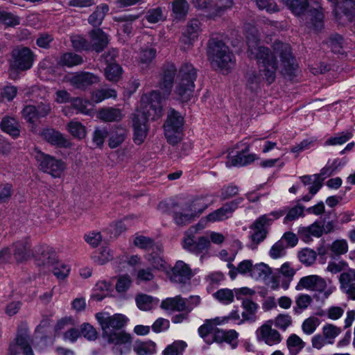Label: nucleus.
<instances>
[{"label":"nucleus","mask_w":355,"mask_h":355,"mask_svg":"<svg viewBox=\"0 0 355 355\" xmlns=\"http://www.w3.org/2000/svg\"><path fill=\"white\" fill-rule=\"evenodd\" d=\"M246 38L248 46V56L257 60L259 69V74L255 71H249L246 73V87L252 92H257L260 89L262 78L265 79L268 85L275 82L277 70L276 55L279 57L285 73L288 76L293 74L296 64L288 44L275 41L273 44L272 53L269 48L259 45V37L255 30L248 33Z\"/></svg>","instance_id":"1"},{"label":"nucleus","mask_w":355,"mask_h":355,"mask_svg":"<svg viewBox=\"0 0 355 355\" xmlns=\"http://www.w3.org/2000/svg\"><path fill=\"white\" fill-rule=\"evenodd\" d=\"M103 330V337L109 343H113V353L115 355L126 354L130 351V335L124 332H117L126 324L128 319L122 314L110 315L108 313L99 312L95 315Z\"/></svg>","instance_id":"2"},{"label":"nucleus","mask_w":355,"mask_h":355,"mask_svg":"<svg viewBox=\"0 0 355 355\" xmlns=\"http://www.w3.org/2000/svg\"><path fill=\"white\" fill-rule=\"evenodd\" d=\"M207 55L212 67L216 69L228 70L235 61L229 47L217 38H211L209 40Z\"/></svg>","instance_id":"3"},{"label":"nucleus","mask_w":355,"mask_h":355,"mask_svg":"<svg viewBox=\"0 0 355 355\" xmlns=\"http://www.w3.org/2000/svg\"><path fill=\"white\" fill-rule=\"evenodd\" d=\"M178 77L179 81L175 93L181 101L187 102L191 99L194 91V82L197 77L196 70L192 64L185 63L180 67Z\"/></svg>","instance_id":"4"},{"label":"nucleus","mask_w":355,"mask_h":355,"mask_svg":"<svg viewBox=\"0 0 355 355\" xmlns=\"http://www.w3.org/2000/svg\"><path fill=\"white\" fill-rule=\"evenodd\" d=\"M33 155L39 169L53 178H60L66 168V164L62 159L44 153L37 148L33 150Z\"/></svg>","instance_id":"5"},{"label":"nucleus","mask_w":355,"mask_h":355,"mask_svg":"<svg viewBox=\"0 0 355 355\" xmlns=\"http://www.w3.org/2000/svg\"><path fill=\"white\" fill-rule=\"evenodd\" d=\"M210 240L216 244L223 243L225 238L220 233L211 232L210 239L207 236H200L198 240H194L193 236H185L182 241V247L184 250L195 254H200L208 250L210 246Z\"/></svg>","instance_id":"6"},{"label":"nucleus","mask_w":355,"mask_h":355,"mask_svg":"<svg viewBox=\"0 0 355 355\" xmlns=\"http://www.w3.org/2000/svg\"><path fill=\"white\" fill-rule=\"evenodd\" d=\"M10 61V76L16 71H24L30 69L35 60L33 51L26 46H18L14 49L11 53Z\"/></svg>","instance_id":"7"},{"label":"nucleus","mask_w":355,"mask_h":355,"mask_svg":"<svg viewBox=\"0 0 355 355\" xmlns=\"http://www.w3.org/2000/svg\"><path fill=\"white\" fill-rule=\"evenodd\" d=\"M184 118L175 110H171L164 124V135L167 141L175 145L181 139Z\"/></svg>","instance_id":"8"},{"label":"nucleus","mask_w":355,"mask_h":355,"mask_svg":"<svg viewBox=\"0 0 355 355\" xmlns=\"http://www.w3.org/2000/svg\"><path fill=\"white\" fill-rule=\"evenodd\" d=\"M297 291L306 289L322 293L323 297L327 299L332 293L333 288L328 287L324 279L318 275H308L302 277L295 286Z\"/></svg>","instance_id":"9"},{"label":"nucleus","mask_w":355,"mask_h":355,"mask_svg":"<svg viewBox=\"0 0 355 355\" xmlns=\"http://www.w3.org/2000/svg\"><path fill=\"white\" fill-rule=\"evenodd\" d=\"M31 244L28 239L17 241L13 243L11 248H4L0 252V261L3 262L8 259L10 252L17 262H23L28 260L33 252L31 250Z\"/></svg>","instance_id":"10"},{"label":"nucleus","mask_w":355,"mask_h":355,"mask_svg":"<svg viewBox=\"0 0 355 355\" xmlns=\"http://www.w3.org/2000/svg\"><path fill=\"white\" fill-rule=\"evenodd\" d=\"M133 141L137 145L142 144L148 133V116L145 112L137 111L132 114Z\"/></svg>","instance_id":"11"},{"label":"nucleus","mask_w":355,"mask_h":355,"mask_svg":"<svg viewBox=\"0 0 355 355\" xmlns=\"http://www.w3.org/2000/svg\"><path fill=\"white\" fill-rule=\"evenodd\" d=\"M33 339L29 334V329L26 322H21L17 331L15 340L10 343L8 348V355H17L19 354V347L22 350L31 348Z\"/></svg>","instance_id":"12"},{"label":"nucleus","mask_w":355,"mask_h":355,"mask_svg":"<svg viewBox=\"0 0 355 355\" xmlns=\"http://www.w3.org/2000/svg\"><path fill=\"white\" fill-rule=\"evenodd\" d=\"M274 219L268 218L267 214H264L259 217L250 226V229L253 230V233L250 235L252 241L251 248L255 249L257 245L263 241L266 238L268 232L265 228L266 225L272 223Z\"/></svg>","instance_id":"13"},{"label":"nucleus","mask_w":355,"mask_h":355,"mask_svg":"<svg viewBox=\"0 0 355 355\" xmlns=\"http://www.w3.org/2000/svg\"><path fill=\"white\" fill-rule=\"evenodd\" d=\"M331 3L334 15L337 21H340L343 15L347 21H351L355 16V1L343 0L339 2L338 0H328Z\"/></svg>","instance_id":"14"},{"label":"nucleus","mask_w":355,"mask_h":355,"mask_svg":"<svg viewBox=\"0 0 355 355\" xmlns=\"http://www.w3.org/2000/svg\"><path fill=\"white\" fill-rule=\"evenodd\" d=\"M176 73L177 68L173 63H166L164 64L157 87L161 90H164L165 96H169L171 94Z\"/></svg>","instance_id":"15"},{"label":"nucleus","mask_w":355,"mask_h":355,"mask_svg":"<svg viewBox=\"0 0 355 355\" xmlns=\"http://www.w3.org/2000/svg\"><path fill=\"white\" fill-rule=\"evenodd\" d=\"M243 200V198H239L224 204L220 208L208 214L207 216V220L209 222H216L228 218Z\"/></svg>","instance_id":"16"},{"label":"nucleus","mask_w":355,"mask_h":355,"mask_svg":"<svg viewBox=\"0 0 355 355\" xmlns=\"http://www.w3.org/2000/svg\"><path fill=\"white\" fill-rule=\"evenodd\" d=\"M41 137L50 144L58 148H69L71 143L61 132L53 128H44L40 133Z\"/></svg>","instance_id":"17"},{"label":"nucleus","mask_w":355,"mask_h":355,"mask_svg":"<svg viewBox=\"0 0 355 355\" xmlns=\"http://www.w3.org/2000/svg\"><path fill=\"white\" fill-rule=\"evenodd\" d=\"M90 51H94L97 53H101L107 48L109 44V37L102 29L97 28L89 32Z\"/></svg>","instance_id":"18"},{"label":"nucleus","mask_w":355,"mask_h":355,"mask_svg":"<svg viewBox=\"0 0 355 355\" xmlns=\"http://www.w3.org/2000/svg\"><path fill=\"white\" fill-rule=\"evenodd\" d=\"M37 265L51 267L58 261L56 253L48 246L39 245L35 248L33 254Z\"/></svg>","instance_id":"19"},{"label":"nucleus","mask_w":355,"mask_h":355,"mask_svg":"<svg viewBox=\"0 0 355 355\" xmlns=\"http://www.w3.org/2000/svg\"><path fill=\"white\" fill-rule=\"evenodd\" d=\"M99 82L100 78L98 76L88 71L77 72L70 78L71 85L82 90Z\"/></svg>","instance_id":"20"},{"label":"nucleus","mask_w":355,"mask_h":355,"mask_svg":"<svg viewBox=\"0 0 355 355\" xmlns=\"http://www.w3.org/2000/svg\"><path fill=\"white\" fill-rule=\"evenodd\" d=\"M256 335L259 341H263L270 346L280 343L282 340L280 334L267 324H264L258 328L256 331Z\"/></svg>","instance_id":"21"},{"label":"nucleus","mask_w":355,"mask_h":355,"mask_svg":"<svg viewBox=\"0 0 355 355\" xmlns=\"http://www.w3.org/2000/svg\"><path fill=\"white\" fill-rule=\"evenodd\" d=\"M193 276L191 268L182 261H178L172 268L171 280L179 284H186Z\"/></svg>","instance_id":"22"},{"label":"nucleus","mask_w":355,"mask_h":355,"mask_svg":"<svg viewBox=\"0 0 355 355\" xmlns=\"http://www.w3.org/2000/svg\"><path fill=\"white\" fill-rule=\"evenodd\" d=\"M201 23L198 19H190L186 29L180 37V42L185 45H191L197 39L201 30Z\"/></svg>","instance_id":"23"},{"label":"nucleus","mask_w":355,"mask_h":355,"mask_svg":"<svg viewBox=\"0 0 355 355\" xmlns=\"http://www.w3.org/2000/svg\"><path fill=\"white\" fill-rule=\"evenodd\" d=\"M249 150L250 146L248 144L244 149L238 152L235 156L232 157L230 161L227 162L226 165L227 166H243L252 163L257 159V157L253 153L246 155Z\"/></svg>","instance_id":"24"},{"label":"nucleus","mask_w":355,"mask_h":355,"mask_svg":"<svg viewBox=\"0 0 355 355\" xmlns=\"http://www.w3.org/2000/svg\"><path fill=\"white\" fill-rule=\"evenodd\" d=\"M57 63L62 67L72 68L83 64L84 59L82 55L70 51L61 54Z\"/></svg>","instance_id":"25"},{"label":"nucleus","mask_w":355,"mask_h":355,"mask_svg":"<svg viewBox=\"0 0 355 355\" xmlns=\"http://www.w3.org/2000/svg\"><path fill=\"white\" fill-rule=\"evenodd\" d=\"M0 128L1 130L13 138H17L20 135V123L19 121L9 116H5L0 122Z\"/></svg>","instance_id":"26"},{"label":"nucleus","mask_w":355,"mask_h":355,"mask_svg":"<svg viewBox=\"0 0 355 355\" xmlns=\"http://www.w3.org/2000/svg\"><path fill=\"white\" fill-rule=\"evenodd\" d=\"M189 10V4L186 0H173L171 3V16L176 21L185 20Z\"/></svg>","instance_id":"27"},{"label":"nucleus","mask_w":355,"mask_h":355,"mask_svg":"<svg viewBox=\"0 0 355 355\" xmlns=\"http://www.w3.org/2000/svg\"><path fill=\"white\" fill-rule=\"evenodd\" d=\"M340 289L346 294L348 299L355 300V279L342 272L339 277Z\"/></svg>","instance_id":"28"},{"label":"nucleus","mask_w":355,"mask_h":355,"mask_svg":"<svg viewBox=\"0 0 355 355\" xmlns=\"http://www.w3.org/2000/svg\"><path fill=\"white\" fill-rule=\"evenodd\" d=\"M233 0H212L207 17L214 18L220 16L227 9L233 6Z\"/></svg>","instance_id":"29"},{"label":"nucleus","mask_w":355,"mask_h":355,"mask_svg":"<svg viewBox=\"0 0 355 355\" xmlns=\"http://www.w3.org/2000/svg\"><path fill=\"white\" fill-rule=\"evenodd\" d=\"M98 118L105 122H118L122 120L123 114L122 110L115 107H104L98 113Z\"/></svg>","instance_id":"30"},{"label":"nucleus","mask_w":355,"mask_h":355,"mask_svg":"<svg viewBox=\"0 0 355 355\" xmlns=\"http://www.w3.org/2000/svg\"><path fill=\"white\" fill-rule=\"evenodd\" d=\"M169 96H165L164 90H154L152 91L149 96V107L150 110L154 111L155 114H159L162 110V101L167 98Z\"/></svg>","instance_id":"31"},{"label":"nucleus","mask_w":355,"mask_h":355,"mask_svg":"<svg viewBox=\"0 0 355 355\" xmlns=\"http://www.w3.org/2000/svg\"><path fill=\"white\" fill-rule=\"evenodd\" d=\"M242 306L244 311L241 313L243 318L241 322L243 321L255 322L257 320L256 313L259 307L258 304L251 300L245 299L243 300Z\"/></svg>","instance_id":"32"},{"label":"nucleus","mask_w":355,"mask_h":355,"mask_svg":"<svg viewBox=\"0 0 355 355\" xmlns=\"http://www.w3.org/2000/svg\"><path fill=\"white\" fill-rule=\"evenodd\" d=\"M109 10L108 5L105 3L96 6V10L89 16L88 23L95 28L100 26Z\"/></svg>","instance_id":"33"},{"label":"nucleus","mask_w":355,"mask_h":355,"mask_svg":"<svg viewBox=\"0 0 355 355\" xmlns=\"http://www.w3.org/2000/svg\"><path fill=\"white\" fill-rule=\"evenodd\" d=\"M137 307L141 311H150L157 306L159 299L144 293H139L135 297Z\"/></svg>","instance_id":"34"},{"label":"nucleus","mask_w":355,"mask_h":355,"mask_svg":"<svg viewBox=\"0 0 355 355\" xmlns=\"http://www.w3.org/2000/svg\"><path fill=\"white\" fill-rule=\"evenodd\" d=\"M162 309L171 311H184V298L180 295H177L174 297H168L164 300L160 305Z\"/></svg>","instance_id":"35"},{"label":"nucleus","mask_w":355,"mask_h":355,"mask_svg":"<svg viewBox=\"0 0 355 355\" xmlns=\"http://www.w3.org/2000/svg\"><path fill=\"white\" fill-rule=\"evenodd\" d=\"M308 15L309 17L310 24L315 30L319 31L323 28L324 25V14L323 8L318 5L317 8H311L309 10Z\"/></svg>","instance_id":"36"},{"label":"nucleus","mask_w":355,"mask_h":355,"mask_svg":"<svg viewBox=\"0 0 355 355\" xmlns=\"http://www.w3.org/2000/svg\"><path fill=\"white\" fill-rule=\"evenodd\" d=\"M279 272L284 277V279L282 282V287L286 290L288 288L290 283L296 273V270L291 267L288 262H286L282 265L279 269Z\"/></svg>","instance_id":"37"},{"label":"nucleus","mask_w":355,"mask_h":355,"mask_svg":"<svg viewBox=\"0 0 355 355\" xmlns=\"http://www.w3.org/2000/svg\"><path fill=\"white\" fill-rule=\"evenodd\" d=\"M284 3L295 15L303 14L308 8V0H282Z\"/></svg>","instance_id":"38"},{"label":"nucleus","mask_w":355,"mask_h":355,"mask_svg":"<svg viewBox=\"0 0 355 355\" xmlns=\"http://www.w3.org/2000/svg\"><path fill=\"white\" fill-rule=\"evenodd\" d=\"M332 174V170L331 167H324L320 170V174H315L313 176L314 177L313 180V185H311L309 189V193L312 195H315L318 193V191L322 187V180L320 179V176H330Z\"/></svg>","instance_id":"39"},{"label":"nucleus","mask_w":355,"mask_h":355,"mask_svg":"<svg viewBox=\"0 0 355 355\" xmlns=\"http://www.w3.org/2000/svg\"><path fill=\"white\" fill-rule=\"evenodd\" d=\"M134 350L138 355H152L155 352V344L150 340L137 341L134 345Z\"/></svg>","instance_id":"40"},{"label":"nucleus","mask_w":355,"mask_h":355,"mask_svg":"<svg viewBox=\"0 0 355 355\" xmlns=\"http://www.w3.org/2000/svg\"><path fill=\"white\" fill-rule=\"evenodd\" d=\"M286 343L291 355H297L305 345L302 340L296 334H291L288 338Z\"/></svg>","instance_id":"41"},{"label":"nucleus","mask_w":355,"mask_h":355,"mask_svg":"<svg viewBox=\"0 0 355 355\" xmlns=\"http://www.w3.org/2000/svg\"><path fill=\"white\" fill-rule=\"evenodd\" d=\"M127 136V130L121 127H118L114 132H112L109 139V146L115 148L119 146Z\"/></svg>","instance_id":"42"},{"label":"nucleus","mask_w":355,"mask_h":355,"mask_svg":"<svg viewBox=\"0 0 355 355\" xmlns=\"http://www.w3.org/2000/svg\"><path fill=\"white\" fill-rule=\"evenodd\" d=\"M71 46L76 52L90 51L89 41L80 35L71 36Z\"/></svg>","instance_id":"43"},{"label":"nucleus","mask_w":355,"mask_h":355,"mask_svg":"<svg viewBox=\"0 0 355 355\" xmlns=\"http://www.w3.org/2000/svg\"><path fill=\"white\" fill-rule=\"evenodd\" d=\"M207 207V205H204L201 209H200L198 211V213L195 214H186L175 212L173 214V218L177 225H186L190 223L195 217L198 216L200 214H201Z\"/></svg>","instance_id":"44"},{"label":"nucleus","mask_w":355,"mask_h":355,"mask_svg":"<svg viewBox=\"0 0 355 355\" xmlns=\"http://www.w3.org/2000/svg\"><path fill=\"white\" fill-rule=\"evenodd\" d=\"M67 127L69 132L75 138L81 139L86 136L85 127L79 121H71Z\"/></svg>","instance_id":"45"},{"label":"nucleus","mask_w":355,"mask_h":355,"mask_svg":"<svg viewBox=\"0 0 355 355\" xmlns=\"http://www.w3.org/2000/svg\"><path fill=\"white\" fill-rule=\"evenodd\" d=\"M187 343L183 340H175L172 344L168 345L162 352L163 355H182Z\"/></svg>","instance_id":"46"},{"label":"nucleus","mask_w":355,"mask_h":355,"mask_svg":"<svg viewBox=\"0 0 355 355\" xmlns=\"http://www.w3.org/2000/svg\"><path fill=\"white\" fill-rule=\"evenodd\" d=\"M271 272V269L268 265L263 263H260L252 266L250 276L256 279H265L266 277L270 275Z\"/></svg>","instance_id":"47"},{"label":"nucleus","mask_w":355,"mask_h":355,"mask_svg":"<svg viewBox=\"0 0 355 355\" xmlns=\"http://www.w3.org/2000/svg\"><path fill=\"white\" fill-rule=\"evenodd\" d=\"M122 68L118 64H109L105 69V75L107 80L117 82L121 78Z\"/></svg>","instance_id":"48"},{"label":"nucleus","mask_w":355,"mask_h":355,"mask_svg":"<svg viewBox=\"0 0 355 355\" xmlns=\"http://www.w3.org/2000/svg\"><path fill=\"white\" fill-rule=\"evenodd\" d=\"M298 257L303 264L309 266L315 261L317 254L313 250L304 248L299 252Z\"/></svg>","instance_id":"49"},{"label":"nucleus","mask_w":355,"mask_h":355,"mask_svg":"<svg viewBox=\"0 0 355 355\" xmlns=\"http://www.w3.org/2000/svg\"><path fill=\"white\" fill-rule=\"evenodd\" d=\"M146 20L151 24H155L164 21L166 17L164 15L163 9L160 7L149 9L145 16Z\"/></svg>","instance_id":"50"},{"label":"nucleus","mask_w":355,"mask_h":355,"mask_svg":"<svg viewBox=\"0 0 355 355\" xmlns=\"http://www.w3.org/2000/svg\"><path fill=\"white\" fill-rule=\"evenodd\" d=\"M116 92L114 89H102L94 92L92 95V100L94 103H100L105 98H116Z\"/></svg>","instance_id":"51"},{"label":"nucleus","mask_w":355,"mask_h":355,"mask_svg":"<svg viewBox=\"0 0 355 355\" xmlns=\"http://www.w3.org/2000/svg\"><path fill=\"white\" fill-rule=\"evenodd\" d=\"M214 297L224 304H231L234 301V295L232 290L221 288L214 293Z\"/></svg>","instance_id":"52"},{"label":"nucleus","mask_w":355,"mask_h":355,"mask_svg":"<svg viewBox=\"0 0 355 355\" xmlns=\"http://www.w3.org/2000/svg\"><path fill=\"white\" fill-rule=\"evenodd\" d=\"M284 210H286V212L287 211V214L284 219V223H288L303 216L304 207L297 205L292 208H285Z\"/></svg>","instance_id":"53"},{"label":"nucleus","mask_w":355,"mask_h":355,"mask_svg":"<svg viewBox=\"0 0 355 355\" xmlns=\"http://www.w3.org/2000/svg\"><path fill=\"white\" fill-rule=\"evenodd\" d=\"M0 22L7 26H15L19 24L20 20L13 13L0 9Z\"/></svg>","instance_id":"54"},{"label":"nucleus","mask_w":355,"mask_h":355,"mask_svg":"<svg viewBox=\"0 0 355 355\" xmlns=\"http://www.w3.org/2000/svg\"><path fill=\"white\" fill-rule=\"evenodd\" d=\"M340 329L331 324H326L322 328L324 336L327 340V343L333 344L334 338L340 333Z\"/></svg>","instance_id":"55"},{"label":"nucleus","mask_w":355,"mask_h":355,"mask_svg":"<svg viewBox=\"0 0 355 355\" xmlns=\"http://www.w3.org/2000/svg\"><path fill=\"white\" fill-rule=\"evenodd\" d=\"M51 267L53 273L59 279H64L69 275L70 268L64 263L57 261Z\"/></svg>","instance_id":"56"},{"label":"nucleus","mask_w":355,"mask_h":355,"mask_svg":"<svg viewBox=\"0 0 355 355\" xmlns=\"http://www.w3.org/2000/svg\"><path fill=\"white\" fill-rule=\"evenodd\" d=\"M139 16L137 15H123L121 17H119L117 19L118 21L124 22V24L122 25L121 28L124 33H126L127 35H130L132 31V23L135 20H136L138 18Z\"/></svg>","instance_id":"57"},{"label":"nucleus","mask_w":355,"mask_h":355,"mask_svg":"<svg viewBox=\"0 0 355 355\" xmlns=\"http://www.w3.org/2000/svg\"><path fill=\"white\" fill-rule=\"evenodd\" d=\"M21 114L24 119L29 123L34 124L35 121L38 119L37 108L35 105H26L22 110Z\"/></svg>","instance_id":"58"},{"label":"nucleus","mask_w":355,"mask_h":355,"mask_svg":"<svg viewBox=\"0 0 355 355\" xmlns=\"http://www.w3.org/2000/svg\"><path fill=\"white\" fill-rule=\"evenodd\" d=\"M331 251L337 256L344 254L348 251V245L345 239L336 240L331 245Z\"/></svg>","instance_id":"59"},{"label":"nucleus","mask_w":355,"mask_h":355,"mask_svg":"<svg viewBox=\"0 0 355 355\" xmlns=\"http://www.w3.org/2000/svg\"><path fill=\"white\" fill-rule=\"evenodd\" d=\"M286 246L284 244V241L279 240L276 242L270 250V256L272 259H277L283 257L285 254V249Z\"/></svg>","instance_id":"60"},{"label":"nucleus","mask_w":355,"mask_h":355,"mask_svg":"<svg viewBox=\"0 0 355 355\" xmlns=\"http://www.w3.org/2000/svg\"><path fill=\"white\" fill-rule=\"evenodd\" d=\"M257 5L260 10H265L269 13L279 11V8L274 0H256Z\"/></svg>","instance_id":"61"},{"label":"nucleus","mask_w":355,"mask_h":355,"mask_svg":"<svg viewBox=\"0 0 355 355\" xmlns=\"http://www.w3.org/2000/svg\"><path fill=\"white\" fill-rule=\"evenodd\" d=\"M134 244L139 248L148 250L153 248L155 243L153 239L149 237L137 236L134 239Z\"/></svg>","instance_id":"62"},{"label":"nucleus","mask_w":355,"mask_h":355,"mask_svg":"<svg viewBox=\"0 0 355 355\" xmlns=\"http://www.w3.org/2000/svg\"><path fill=\"white\" fill-rule=\"evenodd\" d=\"M107 135L108 132L106 128H96L93 133L92 141L94 144L97 147H101Z\"/></svg>","instance_id":"63"},{"label":"nucleus","mask_w":355,"mask_h":355,"mask_svg":"<svg viewBox=\"0 0 355 355\" xmlns=\"http://www.w3.org/2000/svg\"><path fill=\"white\" fill-rule=\"evenodd\" d=\"M146 259L154 268L157 270L165 268L166 262L160 255L156 253H150L148 254Z\"/></svg>","instance_id":"64"}]
</instances>
